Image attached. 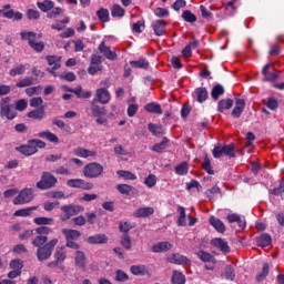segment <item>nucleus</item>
<instances>
[{"instance_id":"f257e3e1","label":"nucleus","mask_w":284,"mask_h":284,"mask_svg":"<svg viewBox=\"0 0 284 284\" xmlns=\"http://www.w3.org/2000/svg\"><path fill=\"white\" fill-rule=\"evenodd\" d=\"M58 243H59V239H52L49 242H47L43 246L38 247L37 250L38 261H40V263H43V261H48V258L52 256V252H54V247H57Z\"/></svg>"},{"instance_id":"f03ea898","label":"nucleus","mask_w":284,"mask_h":284,"mask_svg":"<svg viewBox=\"0 0 284 284\" xmlns=\"http://www.w3.org/2000/svg\"><path fill=\"white\" fill-rule=\"evenodd\" d=\"M20 37L23 41H28L29 47L34 51V52H43L45 50V43L43 42H37V33L32 31H22L20 33Z\"/></svg>"},{"instance_id":"7ed1b4c3","label":"nucleus","mask_w":284,"mask_h":284,"mask_svg":"<svg viewBox=\"0 0 284 284\" xmlns=\"http://www.w3.org/2000/svg\"><path fill=\"white\" fill-rule=\"evenodd\" d=\"M34 232L38 234V236L32 240L31 245L38 248L43 247L45 243H48V234H52V230L50 226H40L37 227Z\"/></svg>"},{"instance_id":"20e7f679","label":"nucleus","mask_w":284,"mask_h":284,"mask_svg":"<svg viewBox=\"0 0 284 284\" xmlns=\"http://www.w3.org/2000/svg\"><path fill=\"white\" fill-rule=\"evenodd\" d=\"M10 97L2 98L0 100V116L7 119L8 121H13L17 119V111L12 110V104H10Z\"/></svg>"},{"instance_id":"39448f33","label":"nucleus","mask_w":284,"mask_h":284,"mask_svg":"<svg viewBox=\"0 0 284 284\" xmlns=\"http://www.w3.org/2000/svg\"><path fill=\"white\" fill-rule=\"evenodd\" d=\"M57 183V176L52 175V173L48 171H44L41 174L40 181L36 183V187H38V190H52Z\"/></svg>"},{"instance_id":"423d86ee","label":"nucleus","mask_w":284,"mask_h":284,"mask_svg":"<svg viewBox=\"0 0 284 284\" xmlns=\"http://www.w3.org/2000/svg\"><path fill=\"white\" fill-rule=\"evenodd\" d=\"M234 143L226 144L221 146V144H216L213 149L214 159H221V156H230L231 159H236V153Z\"/></svg>"},{"instance_id":"0eeeda50","label":"nucleus","mask_w":284,"mask_h":284,"mask_svg":"<svg viewBox=\"0 0 284 284\" xmlns=\"http://www.w3.org/2000/svg\"><path fill=\"white\" fill-rule=\"evenodd\" d=\"M85 179H99L103 174V165L99 162H91L83 168Z\"/></svg>"},{"instance_id":"6e6552de","label":"nucleus","mask_w":284,"mask_h":284,"mask_svg":"<svg viewBox=\"0 0 284 284\" xmlns=\"http://www.w3.org/2000/svg\"><path fill=\"white\" fill-rule=\"evenodd\" d=\"M61 212L64 213V216L61 217V221H70L72 216H77V214L85 212V207L83 205L69 204L61 206Z\"/></svg>"},{"instance_id":"1a4fd4ad","label":"nucleus","mask_w":284,"mask_h":284,"mask_svg":"<svg viewBox=\"0 0 284 284\" xmlns=\"http://www.w3.org/2000/svg\"><path fill=\"white\" fill-rule=\"evenodd\" d=\"M31 201H34V191L32 189H23L13 199V205H26V203H30Z\"/></svg>"},{"instance_id":"9d476101","label":"nucleus","mask_w":284,"mask_h":284,"mask_svg":"<svg viewBox=\"0 0 284 284\" xmlns=\"http://www.w3.org/2000/svg\"><path fill=\"white\" fill-rule=\"evenodd\" d=\"M53 258L54 261H51L47 264V267H50L51 270L59 267V265H61V263L68 258V255L65 254V247L57 248L53 254Z\"/></svg>"},{"instance_id":"9b49d317","label":"nucleus","mask_w":284,"mask_h":284,"mask_svg":"<svg viewBox=\"0 0 284 284\" xmlns=\"http://www.w3.org/2000/svg\"><path fill=\"white\" fill-rule=\"evenodd\" d=\"M45 61L50 68H47V72L52 74V77H57V70L61 69V57L59 55H47Z\"/></svg>"},{"instance_id":"f8f14e48","label":"nucleus","mask_w":284,"mask_h":284,"mask_svg":"<svg viewBox=\"0 0 284 284\" xmlns=\"http://www.w3.org/2000/svg\"><path fill=\"white\" fill-rule=\"evenodd\" d=\"M69 187H75L78 190H94V184L92 182H87L83 179H71L67 181Z\"/></svg>"},{"instance_id":"ddd939ff","label":"nucleus","mask_w":284,"mask_h":284,"mask_svg":"<svg viewBox=\"0 0 284 284\" xmlns=\"http://www.w3.org/2000/svg\"><path fill=\"white\" fill-rule=\"evenodd\" d=\"M0 17L12 19V21H21V19H23V13L19 11L14 12V10L10 9V4H4L2 9H0Z\"/></svg>"},{"instance_id":"4468645a","label":"nucleus","mask_w":284,"mask_h":284,"mask_svg":"<svg viewBox=\"0 0 284 284\" xmlns=\"http://www.w3.org/2000/svg\"><path fill=\"white\" fill-rule=\"evenodd\" d=\"M168 263L172 265H190L192 261L187 256L182 255L181 253H171L166 256Z\"/></svg>"},{"instance_id":"2eb2a0df","label":"nucleus","mask_w":284,"mask_h":284,"mask_svg":"<svg viewBox=\"0 0 284 284\" xmlns=\"http://www.w3.org/2000/svg\"><path fill=\"white\" fill-rule=\"evenodd\" d=\"M98 50L100 54H103L104 59H108V61H116V59H119L116 52L112 51L110 47L105 45V41H102L99 44Z\"/></svg>"},{"instance_id":"dca6fc26","label":"nucleus","mask_w":284,"mask_h":284,"mask_svg":"<svg viewBox=\"0 0 284 284\" xmlns=\"http://www.w3.org/2000/svg\"><path fill=\"white\" fill-rule=\"evenodd\" d=\"M111 99H112V95L110 94V91H108V89L105 88L97 89L95 101H98L102 105H108Z\"/></svg>"},{"instance_id":"f3484780","label":"nucleus","mask_w":284,"mask_h":284,"mask_svg":"<svg viewBox=\"0 0 284 284\" xmlns=\"http://www.w3.org/2000/svg\"><path fill=\"white\" fill-rule=\"evenodd\" d=\"M16 150L17 152H20V154H23L24 156H32V154H37V152H39L37 145L30 143V140L28 141V144L17 146Z\"/></svg>"},{"instance_id":"a211bd4d","label":"nucleus","mask_w":284,"mask_h":284,"mask_svg":"<svg viewBox=\"0 0 284 284\" xmlns=\"http://www.w3.org/2000/svg\"><path fill=\"white\" fill-rule=\"evenodd\" d=\"M27 116L28 119H33L34 121H43V119H45V106L41 105L36 110L29 111Z\"/></svg>"},{"instance_id":"6ab92c4d","label":"nucleus","mask_w":284,"mask_h":284,"mask_svg":"<svg viewBox=\"0 0 284 284\" xmlns=\"http://www.w3.org/2000/svg\"><path fill=\"white\" fill-rule=\"evenodd\" d=\"M151 26L156 37H163V34H165V28L168 27V22H165V20H155L152 22Z\"/></svg>"},{"instance_id":"aec40b11","label":"nucleus","mask_w":284,"mask_h":284,"mask_svg":"<svg viewBox=\"0 0 284 284\" xmlns=\"http://www.w3.org/2000/svg\"><path fill=\"white\" fill-rule=\"evenodd\" d=\"M170 250H172V243H170L168 241L159 242L151 247V252H153V254H161L163 252H170Z\"/></svg>"},{"instance_id":"412c9836","label":"nucleus","mask_w":284,"mask_h":284,"mask_svg":"<svg viewBox=\"0 0 284 284\" xmlns=\"http://www.w3.org/2000/svg\"><path fill=\"white\" fill-rule=\"evenodd\" d=\"M209 223L210 225H212V227H214V230H216L220 234H225V231L227 230L225 227V223H223V221H221V219L212 215L209 219Z\"/></svg>"},{"instance_id":"4be33fe9","label":"nucleus","mask_w":284,"mask_h":284,"mask_svg":"<svg viewBox=\"0 0 284 284\" xmlns=\"http://www.w3.org/2000/svg\"><path fill=\"white\" fill-rule=\"evenodd\" d=\"M211 245H213V247L220 248V251H222L223 254H230V245L227 244L226 241H224L221 237L213 239L211 241Z\"/></svg>"},{"instance_id":"5701e85b","label":"nucleus","mask_w":284,"mask_h":284,"mask_svg":"<svg viewBox=\"0 0 284 284\" xmlns=\"http://www.w3.org/2000/svg\"><path fill=\"white\" fill-rule=\"evenodd\" d=\"M243 110H245V100L236 99L235 106L231 112V116H233L234 119H241Z\"/></svg>"},{"instance_id":"b1692460","label":"nucleus","mask_w":284,"mask_h":284,"mask_svg":"<svg viewBox=\"0 0 284 284\" xmlns=\"http://www.w3.org/2000/svg\"><path fill=\"white\" fill-rule=\"evenodd\" d=\"M91 114L92 116H105L108 114V111L105 110V106H101L97 103V99H93L91 103Z\"/></svg>"},{"instance_id":"393cba45","label":"nucleus","mask_w":284,"mask_h":284,"mask_svg":"<svg viewBox=\"0 0 284 284\" xmlns=\"http://www.w3.org/2000/svg\"><path fill=\"white\" fill-rule=\"evenodd\" d=\"M152 214H154V207L144 206L135 210L133 216H135V219H148V216H152Z\"/></svg>"},{"instance_id":"a878e982","label":"nucleus","mask_w":284,"mask_h":284,"mask_svg":"<svg viewBox=\"0 0 284 284\" xmlns=\"http://www.w3.org/2000/svg\"><path fill=\"white\" fill-rule=\"evenodd\" d=\"M87 243L90 245H105L108 243V236L105 234H97L89 236Z\"/></svg>"},{"instance_id":"bb28decb","label":"nucleus","mask_w":284,"mask_h":284,"mask_svg":"<svg viewBox=\"0 0 284 284\" xmlns=\"http://www.w3.org/2000/svg\"><path fill=\"white\" fill-rule=\"evenodd\" d=\"M62 234L65 237V242L68 241H77V239L81 237V232L78 230H72V229H63Z\"/></svg>"},{"instance_id":"cd10ccee","label":"nucleus","mask_w":284,"mask_h":284,"mask_svg":"<svg viewBox=\"0 0 284 284\" xmlns=\"http://www.w3.org/2000/svg\"><path fill=\"white\" fill-rule=\"evenodd\" d=\"M255 241L258 247H267L268 245H272V235L263 233L262 235L256 237Z\"/></svg>"},{"instance_id":"c85d7f7f","label":"nucleus","mask_w":284,"mask_h":284,"mask_svg":"<svg viewBox=\"0 0 284 284\" xmlns=\"http://www.w3.org/2000/svg\"><path fill=\"white\" fill-rule=\"evenodd\" d=\"M194 94L196 97L197 103H205V101H207L209 93L205 87H200L195 89Z\"/></svg>"},{"instance_id":"c756f323","label":"nucleus","mask_w":284,"mask_h":284,"mask_svg":"<svg viewBox=\"0 0 284 284\" xmlns=\"http://www.w3.org/2000/svg\"><path fill=\"white\" fill-rule=\"evenodd\" d=\"M168 145H170V139L163 138L160 143L152 146V151L156 152L158 154H163V152H165L168 149Z\"/></svg>"},{"instance_id":"7c9ffc66","label":"nucleus","mask_w":284,"mask_h":284,"mask_svg":"<svg viewBox=\"0 0 284 284\" xmlns=\"http://www.w3.org/2000/svg\"><path fill=\"white\" fill-rule=\"evenodd\" d=\"M73 154L75 156H80V159H88L89 156H97L95 151H90V150L83 149V148L74 149Z\"/></svg>"},{"instance_id":"2f4dec72","label":"nucleus","mask_w":284,"mask_h":284,"mask_svg":"<svg viewBox=\"0 0 284 284\" xmlns=\"http://www.w3.org/2000/svg\"><path fill=\"white\" fill-rule=\"evenodd\" d=\"M145 112H150L151 114H163V109L161 104L156 102H150L144 106Z\"/></svg>"},{"instance_id":"473e14b6","label":"nucleus","mask_w":284,"mask_h":284,"mask_svg":"<svg viewBox=\"0 0 284 284\" xmlns=\"http://www.w3.org/2000/svg\"><path fill=\"white\" fill-rule=\"evenodd\" d=\"M69 92L75 94L78 99H90V97H92V92L83 91L81 85L77 87L75 89H70Z\"/></svg>"},{"instance_id":"72a5a7b5","label":"nucleus","mask_w":284,"mask_h":284,"mask_svg":"<svg viewBox=\"0 0 284 284\" xmlns=\"http://www.w3.org/2000/svg\"><path fill=\"white\" fill-rule=\"evenodd\" d=\"M74 262L80 270H84L87 262L85 253L83 251H77Z\"/></svg>"},{"instance_id":"f704fd0d","label":"nucleus","mask_w":284,"mask_h":284,"mask_svg":"<svg viewBox=\"0 0 284 284\" xmlns=\"http://www.w3.org/2000/svg\"><path fill=\"white\" fill-rule=\"evenodd\" d=\"M232 105H234V100L230 98L220 100L217 103V112H225V110L232 109Z\"/></svg>"},{"instance_id":"c9c22d12","label":"nucleus","mask_w":284,"mask_h":284,"mask_svg":"<svg viewBox=\"0 0 284 284\" xmlns=\"http://www.w3.org/2000/svg\"><path fill=\"white\" fill-rule=\"evenodd\" d=\"M130 65L132 68H139L140 70H148L150 68V62L144 58H140L139 60L130 61Z\"/></svg>"},{"instance_id":"e433bc0d","label":"nucleus","mask_w":284,"mask_h":284,"mask_svg":"<svg viewBox=\"0 0 284 284\" xmlns=\"http://www.w3.org/2000/svg\"><path fill=\"white\" fill-rule=\"evenodd\" d=\"M148 130L153 134V136H163L165 134V131H163V126L154 123L148 124Z\"/></svg>"},{"instance_id":"4c0bfd02","label":"nucleus","mask_w":284,"mask_h":284,"mask_svg":"<svg viewBox=\"0 0 284 284\" xmlns=\"http://www.w3.org/2000/svg\"><path fill=\"white\" fill-rule=\"evenodd\" d=\"M223 94H225V88H223L221 84H215L211 91L212 99L214 101H219Z\"/></svg>"},{"instance_id":"58836bf2","label":"nucleus","mask_w":284,"mask_h":284,"mask_svg":"<svg viewBox=\"0 0 284 284\" xmlns=\"http://www.w3.org/2000/svg\"><path fill=\"white\" fill-rule=\"evenodd\" d=\"M130 272L133 276H145L148 274V267L145 265H132Z\"/></svg>"},{"instance_id":"ea45409f","label":"nucleus","mask_w":284,"mask_h":284,"mask_svg":"<svg viewBox=\"0 0 284 284\" xmlns=\"http://www.w3.org/2000/svg\"><path fill=\"white\" fill-rule=\"evenodd\" d=\"M37 7L41 12H50L54 8V2L52 0H44L42 2H37Z\"/></svg>"},{"instance_id":"a19ab883","label":"nucleus","mask_w":284,"mask_h":284,"mask_svg":"<svg viewBox=\"0 0 284 284\" xmlns=\"http://www.w3.org/2000/svg\"><path fill=\"white\" fill-rule=\"evenodd\" d=\"M40 139H47L50 143H59V136L50 131H42L38 134Z\"/></svg>"},{"instance_id":"79ce46f5","label":"nucleus","mask_w":284,"mask_h":284,"mask_svg":"<svg viewBox=\"0 0 284 284\" xmlns=\"http://www.w3.org/2000/svg\"><path fill=\"white\" fill-rule=\"evenodd\" d=\"M36 210H39V206H29L20 209L13 213V216H30V214H32V212H34Z\"/></svg>"},{"instance_id":"37998d69","label":"nucleus","mask_w":284,"mask_h":284,"mask_svg":"<svg viewBox=\"0 0 284 284\" xmlns=\"http://www.w3.org/2000/svg\"><path fill=\"white\" fill-rule=\"evenodd\" d=\"M268 275H270V264L264 263L262 271L260 272V274H257L255 278L257 283H263V281H265V278H267Z\"/></svg>"},{"instance_id":"c03bdc74","label":"nucleus","mask_w":284,"mask_h":284,"mask_svg":"<svg viewBox=\"0 0 284 284\" xmlns=\"http://www.w3.org/2000/svg\"><path fill=\"white\" fill-rule=\"evenodd\" d=\"M97 17L102 23H108V21H110V11L105 8H100L97 11Z\"/></svg>"},{"instance_id":"a18cd8bd","label":"nucleus","mask_w":284,"mask_h":284,"mask_svg":"<svg viewBox=\"0 0 284 284\" xmlns=\"http://www.w3.org/2000/svg\"><path fill=\"white\" fill-rule=\"evenodd\" d=\"M224 278L226 281H234V278H236V271L234 270V266H232V264L225 266Z\"/></svg>"},{"instance_id":"49530a36","label":"nucleus","mask_w":284,"mask_h":284,"mask_svg":"<svg viewBox=\"0 0 284 284\" xmlns=\"http://www.w3.org/2000/svg\"><path fill=\"white\" fill-rule=\"evenodd\" d=\"M190 172V165L187 162H181L179 165L175 166V173L179 176H185Z\"/></svg>"},{"instance_id":"de8ad7c7","label":"nucleus","mask_w":284,"mask_h":284,"mask_svg":"<svg viewBox=\"0 0 284 284\" xmlns=\"http://www.w3.org/2000/svg\"><path fill=\"white\" fill-rule=\"evenodd\" d=\"M185 276L183 273L179 272V271H173V275L171 278V283L172 284H185Z\"/></svg>"},{"instance_id":"09e8293b","label":"nucleus","mask_w":284,"mask_h":284,"mask_svg":"<svg viewBox=\"0 0 284 284\" xmlns=\"http://www.w3.org/2000/svg\"><path fill=\"white\" fill-rule=\"evenodd\" d=\"M111 16L113 18L125 17V9H123L120 4H113L111 8Z\"/></svg>"},{"instance_id":"8fccbe9b","label":"nucleus","mask_w":284,"mask_h":284,"mask_svg":"<svg viewBox=\"0 0 284 284\" xmlns=\"http://www.w3.org/2000/svg\"><path fill=\"white\" fill-rule=\"evenodd\" d=\"M178 212L180 213L178 217V225L179 227H185V225H187V222L185 220V209L183 206H178Z\"/></svg>"},{"instance_id":"3c124183","label":"nucleus","mask_w":284,"mask_h":284,"mask_svg":"<svg viewBox=\"0 0 284 284\" xmlns=\"http://www.w3.org/2000/svg\"><path fill=\"white\" fill-rule=\"evenodd\" d=\"M120 245L124 250H132V239L130 237V234H123L120 240Z\"/></svg>"},{"instance_id":"603ef678","label":"nucleus","mask_w":284,"mask_h":284,"mask_svg":"<svg viewBox=\"0 0 284 284\" xmlns=\"http://www.w3.org/2000/svg\"><path fill=\"white\" fill-rule=\"evenodd\" d=\"M116 174H118V176L125 179V181H136V174H134L130 171L119 170V171H116Z\"/></svg>"},{"instance_id":"864d4df0","label":"nucleus","mask_w":284,"mask_h":284,"mask_svg":"<svg viewBox=\"0 0 284 284\" xmlns=\"http://www.w3.org/2000/svg\"><path fill=\"white\" fill-rule=\"evenodd\" d=\"M182 19L186 23H196V16L194 13H192V11H190V10H184L182 12Z\"/></svg>"},{"instance_id":"5fc2aeb1","label":"nucleus","mask_w":284,"mask_h":284,"mask_svg":"<svg viewBox=\"0 0 284 284\" xmlns=\"http://www.w3.org/2000/svg\"><path fill=\"white\" fill-rule=\"evenodd\" d=\"M135 225L130 222H119V230L122 234H128L130 230H134Z\"/></svg>"},{"instance_id":"6e6d98bb","label":"nucleus","mask_w":284,"mask_h":284,"mask_svg":"<svg viewBox=\"0 0 284 284\" xmlns=\"http://www.w3.org/2000/svg\"><path fill=\"white\" fill-rule=\"evenodd\" d=\"M33 223L36 225H52L54 223V219H52V217H36V219H33Z\"/></svg>"},{"instance_id":"4d7b16f0","label":"nucleus","mask_w":284,"mask_h":284,"mask_svg":"<svg viewBox=\"0 0 284 284\" xmlns=\"http://www.w3.org/2000/svg\"><path fill=\"white\" fill-rule=\"evenodd\" d=\"M116 190H118V192H120V194H125L128 196V195H130L132 190H134V186H132L130 184H118Z\"/></svg>"},{"instance_id":"13d9d810","label":"nucleus","mask_w":284,"mask_h":284,"mask_svg":"<svg viewBox=\"0 0 284 284\" xmlns=\"http://www.w3.org/2000/svg\"><path fill=\"white\" fill-rule=\"evenodd\" d=\"M197 257L200 258V261H203V263H212V260L214 258L212 254L205 251H199Z\"/></svg>"},{"instance_id":"bf43d9fd","label":"nucleus","mask_w":284,"mask_h":284,"mask_svg":"<svg viewBox=\"0 0 284 284\" xmlns=\"http://www.w3.org/2000/svg\"><path fill=\"white\" fill-rule=\"evenodd\" d=\"M202 168L207 172V174H214V168L212 166V162L207 155L204 156V162L202 163Z\"/></svg>"},{"instance_id":"052dcab7","label":"nucleus","mask_w":284,"mask_h":284,"mask_svg":"<svg viewBox=\"0 0 284 284\" xmlns=\"http://www.w3.org/2000/svg\"><path fill=\"white\" fill-rule=\"evenodd\" d=\"M10 77H18L21 74H26V67L23 64H19L18 67L11 69L9 71Z\"/></svg>"},{"instance_id":"680f3d73","label":"nucleus","mask_w":284,"mask_h":284,"mask_svg":"<svg viewBox=\"0 0 284 284\" xmlns=\"http://www.w3.org/2000/svg\"><path fill=\"white\" fill-rule=\"evenodd\" d=\"M43 92V87L38 85V87H31L26 89V94L28 97H33V94H41Z\"/></svg>"},{"instance_id":"e2e57ef3","label":"nucleus","mask_w":284,"mask_h":284,"mask_svg":"<svg viewBox=\"0 0 284 284\" xmlns=\"http://www.w3.org/2000/svg\"><path fill=\"white\" fill-rule=\"evenodd\" d=\"M214 194H221V187L215 185L205 191V196H206V199H210V201H212V199H214Z\"/></svg>"},{"instance_id":"0e129e2a","label":"nucleus","mask_w":284,"mask_h":284,"mask_svg":"<svg viewBox=\"0 0 284 284\" xmlns=\"http://www.w3.org/2000/svg\"><path fill=\"white\" fill-rule=\"evenodd\" d=\"M129 280H130V276L128 275V273L123 272L122 270L116 271L115 281H118V283H123Z\"/></svg>"},{"instance_id":"69168bd1","label":"nucleus","mask_w":284,"mask_h":284,"mask_svg":"<svg viewBox=\"0 0 284 284\" xmlns=\"http://www.w3.org/2000/svg\"><path fill=\"white\" fill-rule=\"evenodd\" d=\"M34 83V80L32 78H24L22 80H20L16 87L17 88H30V85H32Z\"/></svg>"},{"instance_id":"338daca9","label":"nucleus","mask_w":284,"mask_h":284,"mask_svg":"<svg viewBox=\"0 0 284 284\" xmlns=\"http://www.w3.org/2000/svg\"><path fill=\"white\" fill-rule=\"evenodd\" d=\"M156 175L149 174V176L144 179V185H146V187H154V185H156Z\"/></svg>"},{"instance_id":"774afa93","label":"nucleus","mask_w":284,"mask_h":284,"mask_svg":"<svg viewBox=\"0 0 284 284\" xmlns=\"http://www.w3.org/2000/svg\"><path fill=\"white\" fill-rule=\"evenodd\" d=\"M30 108H41L43 105V98L38 97V98H32L29 102Z\"/></svg>"}]
</instances>
